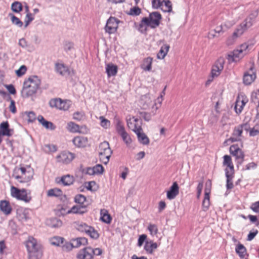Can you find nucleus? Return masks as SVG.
Wrapping results in <instances>:
<instances>
[{
	"label": "nucleus",
	"mask_w": 259,
	"mask_h": 259,
	"mask_svg": "<svg viewBox=\"0 0 259 259\" xmlns=\"http://www.w3.org/2000/svg\"><path fill=\"white\" fill-rule=\"evenodd\" d=\"M41 80L36 75H32L25 79L21 91L23 98H28L36 93L40 88Z\"/></svg>",
	"instance_id": "nucleus-1"
},
{
	"label": "nucleus",
	"mask_w": 259,
	"mask_h": 259,
	"mask_svg": "<svg viewBox=\"0 0 259 259\" xmlns=\"http://www.w3.org/2000/svg\"><path fill=\"white\" fill-rule=\"evenodd\" d=\"M162 19L161 14L157 12H154L150 13L149 17L142 18L139 24V30L142 32L146 31V27L148 26L151 28H155L160 24V21Z\"/></svg>",
	"instance_id": "nucleus-2"
},
{
	"label": "nucleus",
	"mask_w": 259,
	"mask_h": 259,
	"mask_svg": "<svg viewBox=\"0 0 259 259\" xmlns=\"http://www.w3.org/2000/svg\"><path fill=\"white\" fill-rule=\"evenodd\" d=\"M29 259H39L42 255L40 246L33 237L30 236L25 242Z\"/></svg>",
	"instance_id": "nucleus-3"
},
{
	"label": "nucleus",
	"mask_w": 259,
	"mask_h": 259,
	"mask_svg": "<svg viewBox=\"0 0 259 259\" xmlns=\"http://www.w3.org/2000/svg\"><path fill=\"white\" fill-rule=\"evenodd\" d=\"M112 153V151L110 148L109 144L106 141H104L99 145V155L100 161L105 164H107Z\"/></svg>",
	"instance_id": "nucleus-4"
},
{
	"label": "nucleus",
	"mask_w": 259,
	"mask_h": 259,
	"mask_svg": "<svg viewBox=\"0 0 259 259\" xmlns=\"http://www.w3.org/2000/svg\"><path fill=\"white\" fill-rule=\"evenodd\" d=\"M75 227L78 231L85 233L92 239H97L99 237L98 232L93 227L84 223H77L75 224Z\"/></svg>",
	"instance_id": "nucleus-5"
},
{
	"label": "nucleus",
	"mask_w": 259,
	"mask_h": 259,
	"mask_svg": "<svg viewBox=\"0 0 259 259\" xmlns=\"http://www.w3.org/2000/svg\"><path fill=\"white\" fill-rule=\"evenodd\" d=\"M252 25V21L250 18H247L233 32L232 37L235 39L241 36L248 28Z\"/></svg>",
	"instance_id": "nucleus-6"
},
{
	"label": "nucleus",
	"mask_w": 259,
	"mask_h": 259,
	"mask_svg": "<svg viewBox=\"0 0 259 259\" xmlns=\"http://www.w3.org/2000/svg\"><path fill=\"white\" fill-rule=\"evenodd\" d=\"M119 22L120 21L117 19L115 17H110L107 21L104 28L105 32L109 34L116 32Z\"/></svg>",
	"instance_id": "nucleus-7"
},
{
	"label": "nucleus",
	"mask_w": 259,
	"mask_h": 259,
	"mask_svg": "<svg viewBox=\"0 0 259 259\" xmlns=\"http://www.w3.org/2000/svg\"><path fill=\"white\" fill-rule=\"evenodd\" d=\"M247 126L246 124H240L235 126L232 133V137L226 140L225 143L230 141L233 142L240 141V137L242 135L243 128H244L245 130H247Z\"/></svg>",
	"instance_id": "nucleus-8"
},
{
	"label": "nucleus",
	"mask_w": 259,
	"mask_h": 259,
	"mask_svg": "<svg viewBox=\"0 0 259 259\" xmlns=\"http://www.w3.org/2000/svg\"><path fill=\"white\" fill-rule=\"evenodd\" d=\"M142 124V121L135 117H133L132 118H130L129 119L127 120V126L129 128H131L135 134L143 131Z\"/></svg>",
	"instance_id": "nucleus-9"
},
{
	"label": "nucleus",
	"mask_w": 259,
	"mask_h": 259,
	"mask_svg": "<svg viewBox=\"0 0 259 259\" xmlns=\"http://www.w3.org/2000/svg\"><path fill=\"white\" fill-rule=\"evenodd\" d=\"M50 106L63 110H67L70 106V101H63L60 99L52 100L50 102Z\"/></svg>",
	"instance_id": "nucleus-10"
},
{
	"label": "nucleus",
	"mask_w": 259,
	"mask_h": 259,
	"mask_svg": "<svg viewBox=\"0 0 259 259\" xmlns=\"http://www.w3.org/2000/svg\"><path fill=\"white\" fill-rule=\"evenodd\" d=\"M74 158V154L69 152H63L56 157L58 162L64 164L70 163Z\"/></svg>",
	"instance_id": "nucleus-11"
},
{
	"label": "nucleus",
	"mask_w": 259,
	"mask_h": 259,
	"mask_svg": "<svg viewBox=\"0 0 259 259\" xmlns=\"http://www.w3.org/2000/svg\"><path fill=\"white\" fill-rule=\"evenodd\" d=\"M93 248L91 247H85L80 250L77 254L78 259H92L94 256Z\"/></svg>",
	"instance_id": "nucleus-12"
},
{
	"label": "nucleus",
	"mask_w": 259,
	"mask_h": 259,
	"mask_svg": "<svg viewBox=\"0 0 259 259\" xmlns=\"http://www.w3.org/2000/svg\"><path fill=\"white\" fill-rule=\"evenodd\" d=\"M230 152L232 155L235 156L237 159L240 160L238 162L240 164L242 162L244 159V154L237 145H233L231 146L230 147Z\"/></svg>",
	"instance_id": "nucleus-13"
},
{
	"label": "nucleus",
	"mask_w": 259,
	"mask_h": 259,
	"mask_svg": "<svg viewBox=\"0 0 259 259\" xmlns=\"http://www.w3.org/2000/svg\"><path fill=\"white\" fill-rule=\"evenodd\" d=\"M224 60L223 58H220L215 62V65L212 67L211 70V76L212 78L218 76L221 71L224 68Z\"/></svg>",
	"instance_id": "nucleus-14"
},
{
	"label": "nucleus",
	"mask_w": 259,
	"mask_h": 259,
	"mask_svg": "<svg viewBox=\"0 0 259 259\" xmlns=\"http://www.w3.org/2000/svg\"><path fill=\"white\" fill-rule=\"evenodd\" d=\"M256 77V74L253 71V68L251 67L249 71L244 73L243 82L246 85H249L255 80Z\"/></svg>",
	"instance_id": "nucleus-15"
},
{
	"label": "nucleus",
	"mask_w": 259,
	"mask_h": 259,
	"mask_svg": "<svg viewBox=\"0 0 259 259\" xmlns=\"http://www.w3.org/2000/svg\"><path fill=\"white\" fill-rule=\"evenodd\" d=\"M13 133L14 130L9 128V124L8 121L3 122L0 124L1 136L11 137Z\"/></svg>",
	"instance_id": "nucleus-16"
},
{
	"label": "nucleus",
	"mask_w": 259,
	"mask_h": 259,
	"mask_svg": "<svg viewBox=\"0 0 259 259\" xmlns=\"http://www.w3.org/2000/svg\"><path fill=\"white\" fill-rule=\"evenodd\" d=\"M245 53H241V50L237 49L228 55V59L230 62H237L242 58Z\"/></svg>",
	"instance_id": "nucleus-17"
},
{
	"label": "nucleus",
	"mask_w": 259,
	"mask_h": 259,
	"mask_svg": "<svg viewBox=\"0 0 259 259\" xmlns=\"http://www.w3.org/2000/svg\"><path fill=\"white\" fill-rule=\"evenodd\" d=\"M247 102L248 99L247 98L242 97L241 99L239 97H238L234 107L236 112L237 113H240Z\"/></svg>",
	"instance_id": "nucleus-18"
},
{
	"label": "nucleus",
	"mask_w": 259,
	"mask_h": 259,
	"mask_svg": "<svg viewBox=\"0 0 259 259\" xmlns=\"http://www.w3.org/2000/svg\"><path fill=\"white\" fill-rule=\"evenodd\" d=\"M223 158V164L227 166L225 169V173L227 171L230 173H234V166L231 157L229 155H225Z\"/></svg>",
	"instance_id": "nucleus-19"
},
{
	"label": "nucleus",
	"mask_w": 259,
	"mask_h": 259,
	"mask_svg": "<svg viewBox=\"0 0 259 259\" xmlns=\"http://www.w3.org/2000/svg\"><path fill=\"white\" fill-rule=\"evenodd\" d=\"M0 209L6 215L10 214L12 211V207L9 202L7 200H1L0 201Z\"/></svg>",
	"instance_id": "nucleus-20"
},
{
	"label": "nucleus",
	"mask_w": 259,
	"mask_h": 259,
	"mask_svg": "<svg viewBox=\"0 0 259 259\" xmlns=\"http://www.w3.org/2000/svg\"><path fill=\"white\" fill-rule=\"evenodd\" d=\"M46 224L51 228H58L62 226V222L57 218H53L48 219L46 221Z\"/></svg>",
	"instance_id": "nucleus-21"
},
{
	"label": "nucleus",
	"mask_w": 259,
	"mask_h": 259,
	"mask_svg": "<svg viewBox=\"0 0 259 259\" xmlns=\"http://www.w3.org/2000/svg\"><path fill=\"white\" fill-rule=\"evenodd\" d=\"M74 145L78 147H84L88 143V139L83 137H76L72 141Z\"/></svg>",
	"instance_id": "nucleus-22"
},
{
	"label": "nucleus",
	"mask_w": 259,
	"mask_h": 259,
	"mask_svg": "<svg viewBox=\"0 0 259 259\" xmlns=\"http://www.w3.org/2000/svg\"><path fill=\"white\" fill-rule=\"evenodd\" d=\"M117 70V66L113 64L109 63L106 65V72L108 77L115 76Z\"/></svg>",
	"instance_id": "nucleus-23"
},
{
	"label": "nucleus",
	"mask_w": 259,
	"mask_h": 259,
	"mask_svg": "<svg viewBox=\"0 0 259 259\" xmlns=\"http://www.w3.org/2000/svg\"><path fill=\"white\" fill-rule=\"evenodd\" d=\"M75 202L77 204L80 205L86 209L87 206L89 204V202L87 200L84 195H76L74 198Z\"/></svg>",
	"instance_id": "nucleus-24"
},
{
	"label": "nucleus",
	"mask_w": 259,
	"mask_h": 259,
	"mask_svg": "<svg viewBox=\"0 0 259 259\" xmlns=\"http://www.w3.org/2000/svg\"><path fill=\"white\" fill-rule=\"evenodd\" d=\"M87 212V209L84 208L83 207L81 206L78 204H76L72 207V208L67 211V213H75V214H83Z\"/></svg>",
	"instance_id": "nucleus-25"
},
{
	"label": "nucleus",
	"mask_w": 259,
	"mask_h": 259,
	"mask_svg": "<svg viewBox=\"0 0 259 259\" xmlns=\"http://www.w3.org/2000/svg\"><path fill=\"white\" fill-rule=\"evenodd\" d=\"M74 248L88 244V239L85 237H78L71 240Z\"/></svg>",
	"instance_id": "nucleus-26"
},
{
	"label": "nucleus",
	"mask_w": 259,
	"mask_h": 259,
	"mask_svg": "<svg viewBox=\"0 0 259 259\" xmlns=\"http://www.w3.org/2000/svg\"><path fill=\"white\" fill-rule=\"evenodd\" d=\"M55 68L57 72L62 76L69 74V70L67 67L65 66L63 64L57 63Z\"/></svg>",
	"instance_id": "nucleus-27"
},
{
	"label": "nucleus",
	"mask_w": 259,
	"mask_h": 259,
	"mask_svg": "<svg viewBox=\"0 0 259 259\" xmlns=\"http://www.w3.org/2000/svg\"><path fill=\"white\" fill-rule=\"evenodd\" d=\"M157 244L152 241L146 242L144 245V249L148 253L152 254L154 249L157 248Z\"/></svg>",
	"instance_id": "nucleus-28"
},
{
	"label": "nucleus",
	"mask_w": 259,
	"mask_h": 259,
	"mask_svg": "<svg viewBox=\"0 0 259 259\" xmlns=\"http://www.w3.org/2000/svg\"><path fill=\"white\" fill-rule=\"evenodd\" d=\"M137 136L139 142L143 145H148L149 143V139L146 134L142 131L136 134Z\"/></svg>",
	"instance_id": "nucleus-29"
},
{
	"label": "nucleus",
	"mask_w": 259,
	"mask_h": 259,
	"mask_svg": "<svg viewBox=\"0 0 259 259\" xmlns=\"http://www.w3.org/2000/svg\"><path fill=\"white\" fill-rule=\"evenodd\" d=\"M169 49V46L167 44H164L161 46L160 50L157 54V57L158 59H162L166 55Z\"/></svg>",
	"instance_id": "nucleus-30"
},
{
	"label": "nucleus",
	"mask_w": 259,
	"mask_h": 259,
	"mask_svg": "<svg viewBox=\"0 0 259 259\" xmlns=\"http://www.w3.org/2000/svg\"><path fill=\"white\" fill-rule=\"evenodd\" d=\"M152 60L153 59L151 57L145 59L141 65V68L145 71H150L151 70Z\"/></svg>",
	"instance_id": "nucleus-31"
},
{
	"label": "nucleus",
	"mask_w": 259,
	"mask_h": 259,
	"mask_svg": "<svg viewBox=\"0 0 259 259\" xmlns=\"http://www.w3.org/2000/svg\"><path fill=\"white\" fill-rule=\"evenodd\" d=\"M15 178L20 182H27L30 181L32 178V175L30 172H27V174H26L16 176Z\"/></svg>",
	"instance_id": "nucleus-32"
},
{
	"label": "nucleus",
	"mask_w": 259,
	"mask_h": 259,
	"mask_svg": "<svg viewBox=\"0 0 259 259\" xmlns=\"http://www.w3.org/2000/svg\"><path fill=\"white\" fill-rule=\"evenodd\" d=\"M162 2V7L161 9L164 12H171L172 11V4L168 0H163Z\"/></svg>",
	"instance_id": "nucleus-33"
},
{
	"label": "nucleus",
	"mask_w": 259,
	"mask_h": 259,
	"mask_svg": "<svg viewBox=\"0 0 259 259\" xmlns=\"http://www.w3.org/2000/svg\"><path fill=\"white\" fill-rule=\"evenodd\" d=\"M235 250L236 253L241 258H243L244 257L245 253L246 252V249L243 244L239 243L237 245Z\"/></svg>",
	"instance_id": "nucleus-34"
},
{
	"label": "nucleus",
	"mask_w": 259,
	"mask_h": 259,
	"mask_svg": "<svg viewBox=\"0 0 259 259\" xmlns=\"http://www.w3.org/2000/svg\"><path fill=\"white\" fill-rule=\"evenodd\" d=\"M60 181L64 186H69L73 183L74 179L73 177L68 175L62 177L60 179Z\"/></svg>",
	"instance_id": "nucleus-35"
},
{
	"label": "nucleus",
	"mask_w": 259,
	"mask_h": 259,
	"mask_svg": "<svg viewBox=\"0 0 259 259\" xmlns=\"http://www.w3.org/2000/svg\"><path fill=\"white\" fill-rule=\"evenodd\" d=\"M101 220L104 223L110 224L111 221V216L107 213L106 210H101Z\"/></svg>",
	"instance_id": "nucleus-36"
},
{
	"label": "nucleus",
	"mask_w": 259,
	"mask_h": 259,
	"mask_svg": "<svg viewBox=\"0 0 259 259\" xmlns=\"http://www.w3.org/2000/svg\"><path fill=\"white\" fill-rule=\"evenodd\" d=\"M116 130L118 134L120 135L123 133L125 132L124 127L123 124L122 123L121 121L119 119H116Z\"/></svg>",
	"instance_id": "nucleus-37"
},
{
	"label": "nucleus",
	"mask_w": 259,
	"mask_h": 259,
	"mask_svg": "<svg viewBox=\"0 0 259 259\" xmlns=\"http://www.w3.org/2000/svg\"><path fill=\"white\" fill-rule=\"evenodd\" d=\"M224 30H223V27L222 25H220L216 27V28L213 30L210 31L208 33V37L209 38H213L215 36H217L215 33L220 34L222 32H223Z\"/></svg>",
	"instance_id": "nucleus-38"
},
{
	"label": "nucleus",
	"mask_w": 259,
	"mask_h": 259,
	"mask_svg": "<svg viewBox=\"0 0 259 259\" xmlns=\"http://www.w3.org/2000/svg\"><path fill=\"white\" fill-rule=\"evenodd\" d=\"M210 206V197L209 195H204V197L203 198V201H202V209L203 211H207Z\"/></svg>",
	"instance_id": "nucleus-39"
},
{
	"label": "nucleus",
	"mask_w": 259,
	"mask_h": 259,
	"mask_svg": "<svg viewBox=\"0 0 259 259\" xmlns=\"http://www.w3.org/2000/svg\"><path fill=\"white\" fill-rule=\"evenodd\" d=\"M42 149L45 152L49 153L56 152L57 148L54 145L46 144L42 147Z\"/></svg>",
	"instance_id": "nucleus-40"
},
{
	"label": "nucleus",
	"mask_w": 259,
	"mask_h": 259,
	"mask_svg": "<svg viewBox=\"0 0 259 259\" xmlns=\"http://www.w3.org/2000/svg\"><path fill=\"white\" fill-rule=\"evenodd\" d=\"M233 173H230L228 171H226L225 175L227 177V188L228 189H232L233 187L232 183V175Z\"/></svg>",
	"instance_id": "nucleus-41"
},
{
	"label": "nucleus",
	"mask_w": 259,
	"mask_h": 259,
	"mask_svg": "<svg viewBox=\"0 0 259 259\" xmlns=\"http://www.w3.org/2000/svg\"><path fill=\"white\" fill-rule=\"evenodd\" d=\"M64 238L61 237L55 236L52 238L50 240L51 244L55 246H59L63 242Z\"/></svg>",
	"instance_id": "nucleus-42"
},
{
	"label": "nucleus",
	"mask_w": 259,
	"mask_h": 259,
	"mask_svg": "<svg viewBox=\"0 0 259 259\" xmlns=\"http://www.w3.org/2000/svg\"><path fill=\"white\" fill-rule=\"evenodd\" d=\"M68 129L69 131L73 133H80L79 126L72 122L68 123Z\"/></svg>",
	"instance_id": "nucleus-43"
},
{
	"label": "nucleus",
	"mask_w": 259,
	"mask_h": 259,
	"mask_svg": "<svg viewBox=\"0 0 259 259\" xmlns=\"http://www.w3.org/2000/svg\"><path fill=\"white\" fill-rule=\"evenodd\" d=\"M179 193V186L177 182H174L169 190L167 191L166 194H178Z\"/></svg>",
	"instance_id": "nucleus-44"
},
{
	"label": "nucleus",
	"mask_w": 259,
	"mask_h": 259,
	"mask_svg": "<svg viewBox=\"0 0 259 259\" xmlns=\"http://www.w3.org/2000/svg\"><path fill=\"white\" fill-rule=\"evenodd\" d=\"M11 9L13 11L16 13H19L22 9V6L20 3L15 2L12 4Z\"/></svg>",
	"instance_id": "nucleus-45"
},
{
	"label": "nucleus",
	"mask_w": 259,
	"mask_h": 259,
	"mask_svg": "<svg viewBox=\"0 0 259 259\" xmlns=\"http://www.w3.org/2000/svg\"><path fill=\"white\" fill-rule=\"evenodd\" d=\"M100 120V125L105 128H107L110 126V121L106 119L104 116H101L99 117Z\"/></svg>",
	"instance_id": "nucleus-46"
},
{
	"label": "nucleus",
	"mask_w": 259,
	"mask_h": 259,
	"mask_svg": "<svg viewBox=\"0 0 259 259\" xmlns=\"http://www.w3.org/2000/svg\"><path fill=\"white\" fill-rule=\"evenodd\" d=\"M123 141L125 142L126 145H130L132 142V139L130 135L125 132L120 135Z\"/></svg>",
	"instance_id": "nucleus-47"
},
{
	"label": "nucleus",
	"mask_w": 259,
	"mask_h": 259,
	"mask_svg": "<svg viewBox=\"0 0 259 259\" xmlns=\"http://www.w3.org/2000/svg\"><path fill=\"white\" fill-rule=\"evenodd\" d=\"M148 230L149 231L150 234L152 236L156 235L158 233L157 226L155 224H149L148 227Z\"/></svg>",
	"instance_id": "nucleus-48"
},
{
	"label": "nucleus",
	"mask_w": 259,
	"mask_h": 259,
	"mask_svg": "<svg viewBox=\"0 0 259 259\" xmlns=\"http://www.w3.org/2000/svg\"><path fill=\"white\" fill-rule=\"evenodd\" d=\"M11 21L14 25L19 27H21L23 26V22L18 18L13 15L11 16Z\"/></svg>",
	"instance_id": "nucleus-49"
},
{
	"label": "nucleus",
	"mask_w": 259,
	"mask_h": 259,
	"mask_svg": "<svg viewBox=\"0 0 259 259\" xmlns=\"http://www.w3.org/2000/svg\"><path fill=\"white\" fill-rule=\"evenodd\" d=\"M18 200L23 201L25 202H29L31 199L30 195H12Z\"/></svg>",
	"instance_id": "nucleus-50"
},
{
	"label": "nucleus",
	"mask_w": 259,
	"mask_h": 259,
	"mask_svg": "<svg viewBox=\"0 0 259 259\" xmlns=\"http://www.w3.org/2000/svg\"><path fill=\"white\" fill-rule=\"evenodd\" d=\"M141 13V10L138 7H134L130 9L129 15L132 16H138Z\"/></svg>",
	"instance_id": "nucleus-51"
},
{
	"label": "nucleus",
	"mask_w": 259,
	"mask_h": 259,
	"mask_svg": "<svg viewBox=\"0 0 259 259\" xmlns=\"http://www.w3.org/2000/svg\"><path fill=\"white\" fill-rule=\"evenodd\" d=\"M34 20V16L32 14H26L24 22H25V25L24 28H26L28 25L29 24V23Z\"/></svg>",
	"instance_id": "nucleus-52"
},
{
	"label": "nucleus",
	"mask_w": 259,
	"mask_h": 259,
	"mask_svg": "<svg viewBox=\"0 0 259 259\" xmlns=\"http://www.w3.org/2000/svg\"><path fill=\"white\" fill-rule=\"evenodd\" d=\"M94 170L95 171V175H101L102 174L104 171V167L101 164H97L93 166Z\"/></svg>",
	"instance_id": "nucleus-53"
},
{
	"label": "nucleus",
	"mask_w": 259,
	"mask_h": 259,
	"mask_svg": "<svg viewBox=\"0 0 259 259\" xmlns=\"http://www.w3.org/2000/svg\"><path fill=\"white\" fill-rule=\"evenodd\" d=\"M211 189V182L210 180H208L205 184V189L204 194H210Z\"/></svg>",
	"instance_id": "nucleus-54"
},
{
	"label": "nucleus",
	"mask_w": 259,
	"mask_h": 259,
	"mask_svg": "<svg viewBox=\"0 0 259 259\" xmlns=\"http://www.w3.org/2000/svg\"><path fill=\"white\" fill-rule=\"evenodd\" d=\"M26 71V67L25 65H22L19 69L16 71V73L18 76L20 77L25 74Z\"/></svg>",
	"instance_id": "nucleus-55"
},
{
	"label": "nucleus",
	"mask_w": 259,
	"mask_h": 259,
	"mask_svg": "<svg viewBox=\"0 0 259 259\" xmlns=\"http://www.w3.org/2000/svg\"><path fill=\"white\" fill-rule=\"evenodd\" d=\"M73 248H74V247L72 242H66L64 244L62 245V249L64 251H70Z\"/></svg>",
	"instance_id": "nucleus-56"
},
{
	"label": "nucleus",
	"mask_w": 259,
	"mask_h": 259,
	"mask_svg": "<svg viewBox=\"0 0 259 259\" xmlns=\"http://www.w3.org/2000/svg\"><path fill=\"white\" fill-rule=\"evenodd\" d=\"M42 125L47 129H50L51 130H54L55 129V126L53 124V123L50 121H46L44 122H42Z\"/></svg>",
	"instance_id": "nucleus-57"
},
{
	"label": "nucleus",
	"mask_w": 259,
	"mask_h": 259,
	"mask_svg": "<svg viewBox=\"0 0 259 259\" xmlns=\"http://www.w3.org/2000/svg\"><path fill=\"white\" fill-rule=\"evenodd\" d=\"M84 117V114L82 112H76L73 114V118L77 120H81Z\"/></svg>",
	"instance_id": "nucleus-58"
},
{
	"label": "nucleus",
	"mask_w": 259,
	"mask_h": 259,
	"mask_svg": "<svg viewBox=\"0 0 259 259\" xmlns=\"http://www.w3.org/2000/svg\"><path fill=\"white\" fill-rule=\"evenodd\" d=\"M152 5L153 8L157 9L162 7V2L160 0H152Z\"/></svg>",
	"instance_id": "nucleus-59"
},
{
	"label": "nucleus",
	"mask_w": 259,
	"mask_h": 259,
	"mask_svg": "<svg viewBox=\"0 0 259 259\" xmlns=\"http://www.w3.org/2000/svg\"><path fill=\"white\" fill-rule=\"evenodd\" d=\"M258 233V231L257 230H252L250 231L248 234L247 240V241H251Z\"/></svg>",
	"instance_id": "nucleus-60"
},
{
	"label": "nucleus",
	"mask_w": 259,
	"mask_h": 259,
	"mask_svg": "<svg viewBox=\"0 0 259 259\" xmlns=\"http://www.w3.org/2000/svg\"><path fill=\"white\" fill-rule=\"evenodd\" d=\"M8 100H10L11 102L10 105L9 106L10 111L13 113H16L17 110L15 106V102L11 98V99H9Z\"/></svg>",
	"instance_id": "nucleus-61"
},
{
	"label": "nucleus",
	"mask_w": 259,
	"mask_h": 259,
	"mask_svg": "<svg viewBox=\"0 0 259 259\" xmlns=\"http://www.w3.org/2000/svg\"><path fill=\"white\" fill-rule=\"evenodd\" d=\"M140 116L144 118L145 121H149L151 118V115L150 113L145 112H140Z\"/></svg>",
	"instance_id": "nucleus-62"
},
{
	"label": "nucleus",
	"mask_w": 259,
	"mask_h": 259,
	"mask_svg": "<svg viewBox=\"0 0 259 259\" xmlns=\"http://www.w3.org/2000/svg\"><path fill=\"white\" fill-rule=\"evenodd\" d=\"M74 45L71 42H66L64 45V50L68 52L73 49Z\"/></svg>",
	"instance_id": "nucleus-63"
},
{
	"label": "nucleus",
	"mask_w": 259,
	"mask_h": 259,
	"mask_svg": "<svg viewBox=\"0 0 259 259\" xmlns=\"http://www.w3.org/2000/svg\"><path fill=\"white\" fill-rule=\"evenodd\" d=\"M250 208L255 212H259V201L253 203L251 206Z\"/></svg>",
	"instance_id": "nucleus-64"
}]
</instances>
